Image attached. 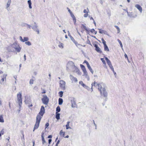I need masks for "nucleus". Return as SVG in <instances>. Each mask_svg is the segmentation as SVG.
I'll list each match as a JSON object with an SVG mask.
<instances>
[{
  "label": "nucleus",
  "instance_id": "1",
  "mask_svg": "<svg viewBox=\"0 0 146 146\" xmlns=\"http://www.w3.org/2000/svg\"><path fill=\"white\" fill-rule=\"evenodd\" d=\"M94 86L96 88H98L100 92L101 96L104 97L107 96V93L106 90L104 85L102 83H100L95 81L92 84V88Z\"/></svg>",
  "mask_w": 146,
  "mask_h": 146
},
{
  "label": "nucleus",
  "instance_id": "2",
  "mask_svg": "<svg viewBox=\"0 0 146 146\" xmlns=\"http://www.w3.org/2000/svg\"><path fill=\"white\" fill-rule=\"evenodd\" d=\"M44 113V108L43 106H42L40 112L36 116V122L34 127L33 131L38 127L40 122Z\"/></svg>",
  "mask_w": 146,
  "mask_h": 146
},
{
  "label": "nucleus",
  "instance_id": "3",
  "mask_svg": "<svg viewBox=\"0 0 146 146\" xmlns=\"http://www.w3.org/2000/svg\"><path fill=\"white\" fill-rule=\"evenodd\" d=\"M17 101L19 105L20 106V108L21 107V105L22 104V93L21 92H19L17 94Z\"/></svg>",
  "mask_w": 146,
  "mask_h": 146
},
{
  "label": "nucleus",
  "instance_id": "4",
  "mask_svg": "<svg viewBox=\"0 0 146 146\" xmlns=\"http://www.w3.org/2000/svg\"><path fill=\"white\" fill-rule=\"evenodd\" d=\"M43 103L45 105H47L48 103L49 99L46 95L43 96V98L42 99Z\"/></svg>",
  "mask_w": 146,
  "mask_h": 146
},
{
  "label": "nucleus",
  "instance_id": "5",
  "mask_svg": "<svg viewBox=\"0 0 146 146\" xmlns=\"http://www.w3.org/2000/svg\"><path fill=\"white\" fill-rule=\"evenodd\" d=\"M66 82L63 80H61L60 81V87L61 89L64 90L65 89Z\"/></svg>",
  "mask_w": 146,
  "mask_h": 146
},
{
  "label": "nucleus",
  "instance_id": "6",
  "mask_svg": "<svg viewBox=\"0 0 146 146\" xmlns=\"http://www.w3.org/2000/svg\"><path fill=\"white\" fill-rule=\"evenodd\" d=\"M105 60H106L107 63L109 65L110 69L112 71L114 72V70L113 66H112L110 60L107 57H105Z\"/></svg>",
  "mask_w": 146,
  "mask_h": 146
},
{
  "label": "nucleus",
  "instance_id": "7",
  "mask_svg": "<svg viewBox=\"0 0 146 146\" xmlns=\"http://www.w3.org/2000/svg\"><path fill=\"white\" fill-rule=\"evenodd\" d=\"M80 66L84 73V75L86 76H87L88 75V73L84 66L82 64H80Z\"/></svg>",
  "mask_w": 146,
  "mask_h": 146
},
{
  "label": "nucleus",
  "instance_id": "8",
  "mask_svg": "<svg viewBox=\"0 0 146 146\" xmlns=\"http://www.w3.org/2000/svg\"><path fill=\"white\" fill-rule=\"evenodd\" d=\"M38 25L35 23H34V25L32 27V29L34 30V31L37 32L38 34L39 33V31L38 28Z\"/></svg>",
  "mask_w": 146,
  "mask_h": 146
},
{
  "label": "nucleus",
  "instance_id": "9",
  "mask_svg": "<svg viewBox=\"0 0 146 146\" xmlns=\"http://www.w3.org/2000/svg\"><path fill=\"white\" fill-rule=\"evenodd\" d=\"M7 76V74H4L3 76L1 77V79L0 80V83L1 84H3L4 82L6 81Z\"/></svg>",
  "mask_w": 146,
  "mask_h": 146
},
{
  "label": "nucleus",
  "instance_id": "10",
  "mask_svg": "<svg viewBox=\"0 0 146 146\" xmlns=\"http://www.w3.org/2000/svg\"><path fill=\"white\" fill-rule=\"evenodd\" d=\"M70 79L72 82H77L78 80L77 79L73 76L72 75H70Z\"/></svg>",
  "mask_w": 146,
  "mask_h": 146
},
{
  "label": "nucleus",
  "instance_id": "11",
  "mask_svg": "<svg viewBox=\"0 0 146 146\" xmlns=\"http://www.w3.org/2000/svg\"><path fill=\"white\" fill-rule=\"evenodd\" d=\"M25 103L27 104H28L29 107H30L33 106V104L31 102L30 99L29 100H26L25 101Z\"/></svg>",
  "mask_w": 146,
  "mask_h": 146
},
{
  "label": "nucleus",
  "instance_id": "12",
  "mask_svg": "<svg viewBox=\"0 0 146 146\" xmlns=\"http://www.w3.org/2000/svg\"><path fill=\"white\" fill-rule=\"evenodd\" d=\"M135 7L140 11L141 13L142 12V8L139 5L136 4L135 5Z\"/></svg>",
  "mask_w": 146,
  "mask_h": 146
},
{
  "label": "nucleus",
  "instance_id": "13",
  "mask_svg": "<svg viewBox=\"0 0 146 146\" xmlns=\"http://www.w3.org/2000/svg\"><path fill=\"white\" fill-rule=\"evenodd\" d=\"M98 30L99 31V32L101 34H104L105 35H108V34L107 32L105 30H102L99 29Z\"/></svg>",
  "mask_w": 146,
  "mask_h": 146
},
{
  "label": "nucleus",
  "instance_id": "14",
  "mask_svg": "<svg viewBox=\"0 0 146 146\" xmlns=\"http://www.w3.org/2000/svg\"><path fill=\"white\" fill-rule=\"evenodd\" d=\"M68 36H69L71 40L76 45L77 43L76 42L74 38L70 35V33L69 31H68Z\"/></svg>",
  "mask_w": 146,
  "mask_h": 146
},
{
  "label": "nucleus",
  "instance_id": "15",
  "mask_svg": "<svg viewBox=\"0 0 146 146\" xmlns=\"http://www.w3.org/2000/svg\"><path fill=\"white\" fill-rule=\"evenodd\" d=\"M96 48L95 50L98 52L101 53L102 52L100 48L98 46H95Z\"/></svg>",
  "mask_w": 146,
  "mask_h": 146
},
{
  "label": "nucleus",
  "instance_id": "16",
  "mask_svg": "<svg viewBox=\"0 0 146 146\" xmlns=\"http://www.w3.org/2000/svg\"><path fill=\"white\" fill-rule=\"evenodd\" d=\"M14 48L15 49V50L18 52H19L21 49V48L20 46H17V47H15Z\"/></svg>",
  "mask_w": 146,
  "mask_h": 146
},
{
  "label": "nucleus",
  "instance_id": "17",
  "mask_svg": "<svg viewBox=\"0 0 146 146\" xmlns=\"http://www.w3.org/2000/svg\"><path fill=\"white\" fill-rule=\"evenodd\" d=\"M11 0H8L6 7V9H7V10H8V8L9 7V6L10 5V4L11 3Z\"/></svg>",
  "mask_w": 146,
  "mask_h": 146
},
{
  "label": "nucleus",
  "instance_id": "18",
  "mask_svg": "<svg viewBox=\"0 0 146 146\" xmlns=\"http://www.w3.org/2000/svg\"><path fill=\"white\" fill-rule=\"evenodd\" d=\"M65 134V132L63 131L62 130H61L60 132V135L61 136L64 137Z\"/></svg>",
  "mask_w": 146,
  "mask_h": 146
},
{
  "label": "nucleus",
  "instance_id": "19",
  "mask_svg": "<svg viewBox=\"0 0 146 146\" xmlns=\"http://www.w3.org/2000/svg\"><path fill=\"white\" fill-rule=\"evenodd\" d=\"M127 15L130 17H135L133 16V15L132 13H129L127 11Z\"/></svg>",
  "mask_w": 146,
  "mask_h": 146
},
{
  "label": "nucleus",
  "instance_id": "20",
  "mask_svg": "<svg viewBox=\"0 0 146 146\" xmlns=\"http://www.w3.org/2000/svg\"><path fill=\"white\" fill-rule=\"evenodd\" d=\"M87 67H88V69H89V70H90V71L93 74L94 72V71H93V70L91 68L90 66V65L89 64H88V65H87Z\"/></svg>",
  "mask_w": 146,
  "mask_h": 146
},
{
  "label": "nucleus",
  "instance_id": "21",
  "mask_svg": "<svg viewBox=\"0 0 146 146\" xmlns=\"http://www.w3.org/2000/svg\"><path fill=\"white\" fill-rule=\"evenodd\" d=\"M28 3L29 4V7L30 9H31L32 8L31 6L32 3L31 0H29L28 1Z\"/></svg>",
  "mask_w": 146,
  "mask_h": 146
},
{
  "label": "nucleus",
  "instance_id": "22",
  "mask_svg": "<svg viewBox=\"0 0 146 146\" xmlns=\"http://www.w3.org/2000/svg\"><path fill=\"white\" fill-rule=\"evenodd\" d=\"M63 102V100L61 98H59L58 99V104L60 105H62Z\"/></svg>",
  "mask_w": 146,
  "mask_h": 146
},
{
  "label": "nucleus",
  "instance_id": "23",
  "mask_svg": "<svg viewBox=\"0 0 146 146\" xmlns=\"http://www.w3.org/2000/svg\"><path fill=\"white\" fill-rule=\"evenodd\" d=\"M0 122L2 123L4 122V120L2 115H0Z\"/></svg>",
  "mask_w": 146,
  "mask_h": 146
},
{
  "label": "nucleus",
  "instance_id": "24",
  "mask_svg": "<svg viewBox=\"0 0 146 146\" xmlns=\"http://www.w3.org/2000/svg\"><path fill=\"white\" fill-rule=\"evenodd\" d=\"M29 40V38L27 37H25L23 38V42L28 41Z\"/></svg>",
  "mask_w": 146,
  "mask_h": 146
},
{
  "label": "nucleus",
  "instance_id": "25",
  "mask_svg": "<svg viewBox=\"0 0 146 146\" xmlns=\"http://www.w3.org/2000/svg\"><path fill=\"white\" fill-rule=\"evenodd\" d=\"M56 113V118L57 119H60V114L59 113Z\"/></svg>",
  "mask_w": 146,
  "mask_h": 146
},
{
  "label": "nucleus",
  "instance_id": "26",
  "mask_svg": "<svg viewBox=\"0 0 146 146\" xmlns=\"http://www.w3.org/2000/svg\"><path fill=\"white\" fill-rule=\"evenodd\" d=\"M69 123L70 122L68 121L67 122V124L66 125V127L67 129L70 128L69 127Z\"/></svg>",
  "mask_w": 146,
  "mask_h": 146
},
{
  "label": "nucleus",
  "instance_id": "27",
  "mask_svg": "<svg viewBox=\"0 0 146 146\" xmlns=\"http://www.w3.org/2000/svg\"><path fill=\"white\" fill-rule=\"evenodd\" d=\"M115 27L117 30V33H119L120 32V29L119 28L117 25H115Z\"/></svg>",
  "mask_w": 146,
  "mask_h": 146
},
{
  "label": "nucleus",
  "instance_id": "28",
  "mask_svg": "<svg viewBox=\"0 0 146 146\" xmlns=\"http://www.w3.org/2000/svg\"><path fill=\"white\" fill-rule=\"evenodd\" d=\"M59 96L60 97H62L63 96V92L62 91L59 92L58 93Z\"/></svg>",
  "mask_w": 146,
  "mask_h": 146
},
{
  "label": "nucleus",
  "instance_id": "29",
  "mask_svg": "<svg viewBox=\"0 0 146 146\" xmlns=\"http://www.w3.org/2000/svg\"><path fill=\"white\" fill-rule=\"evenodd\" d=\"M60 107L59 106H58L56 108V111H57V113L58 112H59L60 111Z\"/></svg>",
  "mask_w": 146,
  "mask_h": 146
},
{
  "label": "nucleus",
  "instance_id": "30",
  "mask_svg": "<svg viewBox=\"0 0 146 146\" xmlns=\"http://www.w3.org/2000/svg\"><path fill=\"white\" fill-rule=\"evenodd\" d=\"M79 84L84 87L85 86V85L84 84L82 81H80Z\"/></svg>",
  "mask_w": 146,
  "mask_h": 146
},
{
  "label": "nucleus",
  "instance_id": "31",
  "mask_svg": "<svg viewBox=\"0 0 146 146\" xmlns=\"http://www.w3.org/2000/svg\"><path fill=\"white\" fill-rule=\"evenodd\" d=\"M102 43H103L104 45V46H107L106 44V42L103 38H102Z\"/></svg>",
  "mask_w": 146,
  "mask_h": 146
},
{
  "label": "nucleus",
  "instance_id": "32",
  "mask_svg": "<svg viewBox=\"0 0 146 146\" xmlns=\"http://www.w3.org/2000/svg\"><path fill=\"white\" fill-rule=\"evenodd\" d=\"M26 45L30 46L31 45V42L29 41H26L25 42Z\"/></svg>",
  "mask_w": 146,
  "mask_h": 146
},
{
  "label": "nucleus",
  "instance_id": "33",
  "mask_svg": "<svg viewBox=\"0 0 146 146\" xmlns=\"http://www.w3.org/2000/svg\"><path fill=\"white\" fill-rule=\"evenodd\" d=\"M27 24L26 23H23L21 24V26L23 27H27Z\"/></svg>",
  "mask_w": 146,
  "mask_h": 146
},
{
  "label": "nucleus",
  "instance_id": "34",
  "mask_svg": "<svg viewBox=\"0 0 146 146\" xmlns=\"http://www.w3.org/2000/svg\"><path fill=\"white\" fill-rule=\"evenodd\" d=\"M34 81V80L33 79H30V82H29L30 84H33V83Z\"/></svg>",
  "mask_w": 146,
  "mask_h": 146
},
{
  "label": "nucleus",
  "instance_id": "35",
  "mask_svg": "<svg viewBox=\"0 0 146 146\" xmlns=\"http://www.w3.org/2000/svg\"><path fill=\"white\" fill-rule=\"evenodd\" d=\"M105 50L107 51H109V49L108 46H104Z\"/></svg>",
  "mask_w": 146,
  "mask_h": 146
},
{
  "label": "nucleus",
  "instance_id": "36",
  "mask_svg": "<svg viewBox=\"0 0 146 146\" xmlns=\"http://www.w3.org/2000/svg\"><path fill=\"white\" fill-rule=\"evenodd\" d=\"M101 60H102V62L105 65L106 64V62L105 60L104 59V58H101Z\"/></svg>",
  "mask_w": 146,
  "mask_h": 146
},
{
  "label": "nucleus",
  "instance_id": "37",
  "mask_svg": "<svg viewBox=\"0 0 146 146\" xmlns=\"http://www.w3.org/2000/svg\"><path fill=\"white\" fill-rule=\"evenodd\" d=\"M19 39L20 41L22 42H23V39L22 38V37L21 36H20L19 37Z\"/></svg>",
  "mask_w": 146,
  "mask_h": 146
},
{
  "label": "nucleus",
  "instance_id": "38",
  "mask_svg": "<svg viewBox=\"0 0 146 146\" xmlns=\"http://www.w3.org/2000/svg\"><path fill=\"white\" fill-rule=\"evenodd\" d=\"M0 133L2 135H3L4 133V130L3 129H2L0 132Z\"/></svg>",
  "mask_w": 146,
  "mask_h": 146
},
{
  "label": "nucleus",
  "instance_id": "39",
  "mask_svg": "<svg viewBox=\"0 0 146 146\" xmlns=\"http://www.w3.org/2000/svg\"><path fill=\"white\" fill-rule=\"evenodd\" d=\"M72 19H73V20L74 24H76V18L75 17H74V18H73Z\"/></svg>",
  "mask_w": 146,
  "mask_h": 146
},
{
  "label": "nucleus",
  "instance_id": "40",
  "mask_svg": "<svg viewBox=\"0 0 146 146\" xmlns=\"http://www.w3.org/2000/svg\"><path fill=\"white\" fill-rule=\"evenodd\" d=\"M82 26L84 28V29L85 30L87 31L88 30H87V28L83 24L82 25Z\"/></svg>",
  "mask_w": 146,
  "mask_h": 146
},
{
  "label": "nucleus",
  "instance_id": "41",
  "mask_svg": "<svg viewBox=\"0 0 146 146\" xmlns=\"http://www.w3.org/2000/svg\"><path fill=\"white\" fill-rule=\"evenodd\" d=\"M117 41L119 43L120 46H122V44L121 41L119 39H117Z\"/></svg>",
  "mask_w": 146,
  "mask_h": 146
},
{
  "label": "nucleus",
  "instance_id": "42",
  "mask_svg": "<svg viewBox=\"0 0 146 146\" xmlns=\"http://www.w3.org/2000/svg\"><path fill=\"white\" fill-rule=\"evenodd\" d=\"M104 2V0H100V3L101 4H103Z\"/></svg>",
  "mask_w": 146,
  "mask_h": 146
},
{
  "label": "nucleus",
  "instance_id": "43",
  "mask_svg": "<svg viewBox=\"0 0 146 146\" xmlns=\"http://www.w3.org/2000/svg\"><path fill=\"white\" fill-rule=\"evenodd\" d=\"M88 15V13H85L84 15V17H86Z\"/></svg>",
  "mask_w": 146,
  "mask_h": 146
},
{
  "label": "nucleus",
  "instance_id": "44",
  "mask_svg": "<svg viewBox=\"0 0 146 146\" xmlns=\"http://www.w3.org/2000/svg\"><path fill=\"white\" fill-rule=\"evenodd\" d=\"M85 63L87 65H88V64H89L88 62L86 61V60H85L84 61V63Z\"/></svg>",
  "mask_w": 146,
  "mask_h": 146
},
{
  "label": "nucleus",
  "instance_id": "45",
  "mask_svg": "<svg viewBox=\"0 0 146 146\" xmlns=\"http://www.w3.org/2000/svg\"><path fill=\"white\" fill-rule=\"evenodd\" d=\"M49 125V124L48 123H46L45 125V127L46 128H47Z\"/></svg>",
  "mask_w": 146,
  "mask_h": 146
},
{
  "label": "nucleus",
  "instance_id": "46",
  "mask_svg": "<svg viewBox=\"0 0 146 146\" xmlns=\"http://www.w3.org/2000/svg\"><path fill=\"white\" fill-rule=\"evenodd\" d=\"M70 15L71 17L73 18H74V17H75V16H74V14H73L72 13H71L70 14Z\"/></svg>",
  "mask_w": 146,
  "mask_h": 146
},
{
  "label": "nucleus",
  "instance_id": "47",
  "mask_svg": "<svg viewBox=\"0 0 146 146\" xmlns=\"http://www.w3.org/2000/svg\"><path fill=\"white\" fill-rule=\"evenodd\" d=\"M44 133H42L41 135L42 139H44Z\"/></svg>",
  "mask_w": 146,
  "mask_h": 146
},
{
  "label": "nucleus",
  "instance_id": "48",
  "mask_svg": "<svg viewBox=\"0 0 146 146\" xmlns=\"http://www.w3.org/2000/svg\"><path fill=\"white\" fill-rule=\"evenodd\" d=\"M124 56L125 58H127V60H128V58L127 56V55L126 54H125Z\"/></svg>",
  "mask_w": 146,
  "mask_h": 146
},
{
  "label": "nucleus",
  "instance_id": "49",
  "mask_svg": "<svg viewBox=\"0 0 146 146\" xmlns=\"http://www.w3.org/2000/svg\"><path fill=\"white\" fill-rule=\"evenodd\" d=\"M42 143L43 144H44L45 143V141L44 139H42Z\"/></svg>",
  "mask_w": 146,
  "mask_h": 146
},
{
  "label": "nucleus",
  "instance_id": "50",
  "mask_svg": "<svg viewBox=\"0 0 146 146\" xmlns=\"http://www.w3.org/2000/svg\"><path fill=\"white\" fill-rule=\"evenodd\" d=\"M46 93V91L45 90H43L42 92V94H45Z\"/></svg>",
  "mask_w": 146,
  "mask_h": 146
},
{
  "label": "nucleus",
  "instance_id": "51",
  "mask_svg": "<svg viewBox=\"0 0 146 146\" xmlns=\"http://www.w3.org/2000/svg\"><path fill=\"white\" fill-rule=\"evenodd\" d=\"M27 27L29 28V29H31V26L29 25H28V24H27Z\"/></svg>",
  "mask_w": 146,
  "mask_h": 146
},
{
  "label": "nucleus",
  "instance_id": "52",
  "mask_svg": "<svg viewBox=\"0 0 146 146\" xmlns=\"http://www.w3.org/2000/svg\"><path fill=\"white\" fill-rule=\"evenodd\" d=\"M83 12L84 13H88V12L87 11L86 9H84L83 11Z\"/></svg>",
  "mask_w": 146,
  "mask_h": 146
},
{
  "label": "nucleus",
  "instance_id": "53",
  "mask_svg": "<svg viewBox=\"0 0 146 146\" xmlns=\"http://www.w3.org/2000/svg\"><path fill=\"white\" fill-rule=\"evenodd\" d=\"M95 31L94 29H92L91 30V32L93 33H94V32H95Z\"/></svg>",
  "mask_w": 146,
  "mask_h": 146
},
{
  "label": "nucleus",
  "instance_id": "54",
  "mask_svg": "<svg viewBox=\"0 0 146 146\" xmlns=\"http://www.w3.org/2000/svg\"><path fill=\"white\" fill-rule=\"evenodd\" d=\"M75 69L76 70V72H78V71H79V70L77 68H75Z\"/></svg>",
  "mask_w": 146,
  "mask_h": 146
},
{
  "label": "nucleus",
  "instance_id": "55",
  "mask_svg": "<svg viewBox=\"0 0 146 146\" xmlns=\"http://www.w3.org/2000/svg\"><path fill=\"white\" fill-rule=\"evenodd\" d=\"M52 141L51 139H49L48 140V143L50 144Z\"/></svg>",
  "mask_w": 146,
  "mask_h": 146
},
{
  "label": "nucleus",
  "instance_id": "56",
  "mask_svg": "<svg viewBox=\"0 0 146 146\" xmlns=\"http://www.w3.org/2000/svg\"><path fill=\"white\" fill-rule=\"evenodd\" d=\"M52 135H49L48 137V138H52Z\"/></svg>",
  "mask_w": 146,
  "mask_h": 146
},
{
  "label": "nucleus",
  "instance_id": "57",
  "mask_svg": "<svg viewBox=\"0 0 146 146\" xmlns=\"http://www.w3.org/2000/svg\"><path fill=\"white\" fill-rule=\"evenodd\" d=\"M68 11L70 13V14L72 13V11H71L70 10V9H69Z\"/></svg>",
  "mask_w": 146,
  "mask_h": 146
},
{
  "label": "nucleus",
  "instance_id": "58",
  "mask_svg": "<svg viewBox=\"0 0 146 146\" xmlns=\"http://www.w3.org/2000/svg\"><path fill=\"white\" fill-rule=\"evenodd\" d=\"M3 73V72L2 70H0V74H2Z\"/></svg>",
  "mask_w": 146,
  "mask_h": 146
},
{
  "label": "nucleus",
  "instance_id": "59",
  "mask_svg": "<svg viewBox=\"0 0 146 146\" xmlns=\"http://www.w3.org/2000/svg\"><path fill=\"white\" fill-rule=\"evenodd\" d=\"M64 137L65 138H68L69 137V136L68 135H67L66 136H64Z\"/></svg>",
  "mask_w": 146,
  "mask_h": 146
},
{
  "label": "nucleus",
  "instance_id": "60",
  "mask_svg": "<svg viewBox=\"0 0 146 146\" xmlns=\"http://www.w3.org/2000/svg\"><path fill=\"white\" fill-rule=\"evenodd\" d=\"M60 142V141L59 140H58L56 143V145H58V144L59 143V142Z\"/></svg>",
  "mask_w": 146,
  "mask_h": 146
},
{
  "label": "nucleus",
  "instance_id": "61",
  "mask_svg": "<svg viewBox=\"0 0 146 146\" xmlns=\"http://www.w3.org/2000/svg\"><path fill=\"white\" fill-rule=\"evenodd\" d=\"M24 58L25 59V60H26V56L25 54L24 55Z\"/></svg>",
  "mask_w": 146,
  "mask_h": 146
},
{
  "label": "nucleus",
  "instance_id": "62",
  "mask_svg": "<svg viewBox=\"0 0 146 146\" xmlns=\"http://www.w3.org/2000/svg\"><path fill=\"white\" fill-rule=\"evenodd\" d=\"M90 20H93V21H94V19H93V18H92V17H91L90 18Z\"/></svg>",
  "mask_w": 146,
  "mask_h": 146
},
{
  "label": "nucleus",
  "instance_id": "63",
  "mask_svg": "<svg viewBox=\"0 0 146 146\" xmlns=\"http://www.w3.org/2000/svg\"><path fill=\"white\" fill-rule=\"evenodd\" d=\"M93 22H94V24L96 26V22H95V21H94V20L93 21Z\"/></svg>",
  "mask_w": 146,
  "mask_h": 146
},
{
  "label": "nucleus",
  "instance_id": "64",
  "mask_svg": "<svg viewBox=\"0 0 146 146\" xmlns=\"http://www.w3.org/2000/svg\"><path fill=\"white\" fill-rule=\"evenodd\" d=\"M65 38H68V37H67V36L66 35L65 36Z\"/></svg>",
  "mask_w": 146,
  "mask_h": 146
}]
</instances>
